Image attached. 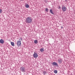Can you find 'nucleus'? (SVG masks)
Wrapping results in <instances>:
<instances>
[{"mask_svg": "<svg viewBox=\"0 0 75 75\" xmlns=\"http://www.w3.org/2000/svg\"><path fill=\"white\" fill-rule=\"evenodd\" d=\"M32 20L31 18L29 17H27L25 20L26 23H32Z\"/></svg>", "mask_w": 75, "mask_h": 75, "instance_id": "f257e3e1", "label": "nucleus"}, {"mask_svg": "<svg viewBox=\"0 0 75 75\" xmlns=\"http://www.w3.org/2000/svg\"><path fill=\"white\" fill-rule=\"evenodd\" d=\"M62 10L63 11H65L67 10V8L65 6H62Z\"/></svg>", "mask_w": 75, "mask_h": 75, "instance_id": "f03ea898", "label": "nucleus"}, {"mask_svg": "<svg viewBox=\"0 0 75 75\" xmlns=\"http://www.w3.org/2000/svg\"><path fill=\"white\" fill-rule=\"evenodd\" d=\"M21 42L20 41H18L17 42V45L18 47L21 46Z\"/></svg>", "mask_w": 75, "mask_h": 75, "instance_id": "7ed1b4c3", "label": "nucleus"}, {"mask_svg": "<svg viewBox=\"0 0 75 75\" xmlns=\"http://www.w3.org/2000/svg\"><path fill=\"white\" fill-rule=\"evenodd\" d=\"M33 56L34 58H37V57H38V54L37 53H35V52L33 55Z\"/></svg>", "mask_w": 75, "mask_h": 75, "instance_id": "20e7f679", "label": "nucleus"}, {"mask_svg": "<svg viewBox=\"0 0 75 75\" xmlns=\"http://www.w3.org/2000/svg\"><path fill=\"white\" fill-rule=\"evenodd\" d=\"M20 69L21 71L22 72H25V69L24 67H21L20 68Z\"/></svg>", "mask_w": 75, "mask_h": 75, "instance_id": "39448f33", "label": "nucleus"}, {"mask_svg": "<svg viewBox=\"0 0 75 75\" xmlns=\"http://www.w3.org/2000/svg\"><path fill=\"white\" fill-rule=\"evenodd\" d=\"M4 40L2 39H1L0 40V43H1V44H4Z\"/></svg>", "mask_w": 75, "mask_h": 75, "instance_id": "423d86ee", "label": "nucleus"}, {"mask_svg": "<svg viewBox=\"0 0 75 75\" xmlns=\"http://www.w3.org/2000/svg\"><path fill=\"white\" fill-rule=\"evenodd\" d=\"M52 65H57V63L55 62H53V63H52Z\"/></svg>", "mask_w": 75, "mask_h": 75, "instance_id": "0eeeda50", "label": "nucleus"}, {"mask_svg": "<svg viewBox=\"0 0 75 75\" xmlns=\"http://www.w3.org/2000/svg\"><path fill=\"white\" fill-rule=\"evenodd\" d=\"M44 48H42L40 49V51L41 52H43V51H44Z\"/></svg>", "mask_w": 75, "mask_h": 75, "instance_id": "6e6552de", "label": "nucleus"}, {"mask_svg": "<svg viewBox=\"0 0 75 75\" xmlns=\"http://www.w3.org/2000/svg\"><path fill=\"white\" fill-rule=\"evenodd\" d=\"M25 6L26 7V8H29V5L28 4H26L25 5Z\"/></svg>", "mask_w": 75, "mask_h": 75, "instance_id": "1a4fd4ad", "label": "nucleus"}, {"mask_svg": "<svg viewBox=\"0 0 75 75\" xmlns=\"http://www.w3.org/2000/svg\"><path fill=\"white\" fill-rule=\"evenodd\" d=\"M58 61H59V63H60V64H61V63H62V60H61V59H60L58 60Z\"/></svg>", "mask_w": 75, "mask_h": 75, "instance_id": "9d476101", "label": "nucleus"}, {"mask_svg": "<svg viewBox=\"0 0 75 75\" xmlns=\"http://www.w3.org/2000/svg\"><path fill=\"white\" fill-rule=\"evenodd\" d=\"M11 44L12 46H14V43L12 42H11Z\"/></svg>", "mask_w": 75, "mask_h": 75, "instance_id": "9b49d317", "label": "nucleus"}, {"mask_svg": "<svg viewBox=\"0 0 75 75\" xmlns=\"http://www.w3.org/2000/svg\"><path fill=\"white\" fill-rule=\"evenodd\" d=\"M34 42L35 44H37V43H38V41H37V40H34Z\"/></svg>", "mask_w": 75, "mask_h": 75, "instance_id": "f8f14e48", "label": "nucleus"}, {"mask_svg": "<svg viewBox=\"0 0 75 75\" xmlns=\"http://www.w3.org/2000/svg\"><path fill=\"white\" fill-rule=\"evenodd\" d=\"M50 11L51 14H54V13H53V12H52V10L50 9Z\"/></svg>", "mask_w": 75, "mask_h": 75, "instance_id": "ddd939ff", "label": "nucleus"}, {"mask_svg": "<svg viewBox=\"0 0 75 75\" xmlns=\"http://www.w3.org/2000/svg\"><path fill=\"white\" fill-rule=\"evenodd\" d=\"M57 70H54V73L55 74H57Z\"/></svg>", "mask_w": 75, "mask_h": 75, "instance_id": "4468645a", "label": "nucleus"}, {"mask_svg": "<svg viewBox=\"0 0 75 75\" xmlns=\"http://www.w3.org/2000/svg\"><path fill=\"white\" fill-rule=\"evenodd\" d=\"M45 11H47V12H48V9L47 8H46Z\"/></svg>", "mask_w": 75, "mask_h": 75, "instance_id": "2eb2a0df", "label": "nucleus"}, {"mask_svg": "<svg viewBox=\"0 0 75 75\" xmlns=\"http://www.w3.org/2000/svg\"><path fill=\"white\" fill-rule=\"evenodd\" d=\"M46 71H44L43 72V74L44 75H45V74H46Z\"/></svg>", "mask_w": 75, "mask_h": 75, "instance_id": "dca6fc26", "label": "nucleus"}, {"mask_svg": "<svg viewBox=\"0 0 75 75\" xmlns=\"http://www.w3.org/2000/svg\"><path fill=\"white\" fill-rule=\"evenodd\" d=\"M2 12V10L1 9H0V14Z\"/></svg>", "mask_w": 75, "mask_h": 75, "instance_id": "f3484780", "label": "nucleus"}, {"mask_svg": "<svg viewBox=\"0 0 75 75\" xmlns=\"http://www.w3.org/2000/svg\"><path fill=\"white\" fill-rule=\"evenodd\" d=\"M58 8H59V9H61V7L59 6Z\"/></svg>", "mask_w": 75, "mask_h": 75, "instance_id": "a211bd4d", "label": "nucleus"}, {"mask_svg": "<svg viewBox=\"0 0 75 75\" xmlns=\"http://www.w3.org/2000/svg\"><path fill=\"white\" fill-rule=\"evenodd\" d=\"M61 28H63V26H61Z\"/></svg>", "mask_w": 75, "mask_h": 75, "instance_id": "6ab92c4d", "label": "nucleus"}, {"mask_svg": "<svg viewBox=\"0 0 75 75\" xmlns=\"http://www.w3.org/2000/svg\"><path fill=\"white\" fill-rule=\"evenodd\" d=\"M68 0H65V1H67Z\"/></svg>", "mask_w": 75, "mask_h": 75, "instance_id": "aec40b11", "label": "nucleus"}]
</instances>
